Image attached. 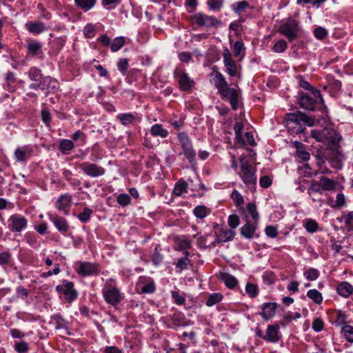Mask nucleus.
Returning <instances> with one entry per match:
<instances>
[{
    "label": "nucleus",
    "mask_w": 353,
    "mask_h": 353,
    "mask_svg": "<svg viewBox=\"0 0 353 353\" xmlns=\"http://www.w3.org/2000/svg\"><path fill=\"white\" fill-rule=\"evenodd\" d=\"M294 145L296 149V155L303 161H307L310 159V154L305 150L303 143L299 141H295Z\"/></svg>",
    "instance_id": "2f4dec72"
},
{
    "label": "nucleus",
    "mask_w": 353,
    "mask_h": 353,
    "mask_svg": "<svg viewBox=\"0 0 353 353\" xmlns=\"http://www.w3.org/2000/svg\"><path fill=\"white\" fill-rule=\"evenodd\" d=\"M210 77H212V82L219 93L228 85L225 77L219 71L213 70Z\"/></svg>",
    "instance_id": "f3484780"
},
{
    "label": "nucleus",
    "mask_w": 353,
    "mask_h": 353,
    "mask_svg": "<svg viewBox=\"0 0 353 353\" xmlns=\"http://www.w3.org/2000/svg\"><path fill=\"white\" fill-rule=\"evenodd\" d=\"M80 168L90 177H98L103 176L105 170L95 163H91L88 162H84L80 165Z\"/></svg>",
    "instance_id": "9b49d317"
},
{
    "label": "nucleus",
    "mask_w": 353,
    "mask_h": 353,
    "mask_svg": "<svg viewBox=\"0 0 353 353\" xmlns=\"http://www.w3.org/2000/svg\"><path fill=\"white\" fill-rule=\"evenodd\" d=\"M181 148L192 144L191 139L185 132H180L177 134Z\"/></svg>",
    "instance_id": "6e6d98bb"
},
{
    "label": "nucleus",
    "mask_w": 353,
    "mask_h": 353,
    "mask_svg": "<svg viewBox=\"0 0 353 353\" xmlns=\"http://www.w3.org/2000/svg\"><path fill=\"white\" fill-rule=\"evenodd\" d=\"M141 291L145 294L153 293L156 287L154 281L150 278H141L139 280Z\"/></svg>",
    "instance_id": "412c9836"
},
{
    "label": "nucleus",
    "mask_w": 353,
    "mask_h": 353,
    "mask_svg": "<svg viewBox=\"0 0 353 353\" xmlns=\"http://www.w3.org/2000/svg\"><path fill=\"white\" fill-rule=\"evenodd\" d=\"M27 226V219L20 214H14L8 219V228L12 232H20Z\"/></svg>",
    "instance_id": "0eeeda50"
},
{
    "label": "nucleus",
    "mask_w": 353,
    "mask_h": 353,
    "mask_svg": "<svg viewBox=\"0 0 353 353\" xmlns=\"http://www.w3.org/2000/svg\"><path fill=\"white\" fill-rule=\"evenodd\" d=\"M208 209L204 205H198L194 209V214L199 219H203L208 214Z\"/></svg>",
    "instance_id": "13d9d810"
},
{
    "label": "nucleus",
    "mask_w": 353,
    "mask_h": 353,
    "mask_svg": "<svg viewBox=\"0 0 353 353\" xmlns=\"http://www.w3.org/2000/svg\"><path fill=\"white\" fill-rule=\"evenodd\" d=\"M323 100L319 90H313L310 94H302L299 99V104L301 108L312 110L316 105L321 104Z\"/></svg>",
    "instance_id": "20e7f679"
},
{
    "label": "nucleus",
    "mask_w": 353,
    "mask_h": 353,
    "mask_svg": "<svg viewBox=\"0 0 353 353\" xmlns=\"http://www.w3.org/2000/svg\"><path fill=\"white\" fill-rule=\"evenodd\" d=\"M239 175L248 186L254 185L256 183L255 170L247 161L241 160V172Z\"/></svg>",
    "instance_id": "423d86ee"
},
{
    "label": "nucleus",
    "mask_w": 353,
    "mask_h": 353,
    "mask_svg": "<svg viewBox=\"0 0 353 353\" xmlns=\"http://www.w3.org/2000/svg\"><path fill=\"white\" fill-rule=\"evenodd\" d=\"M27 30L34 34H40L46 30L45 24L42 22H29L26 24Z\"/></svg>",
    "instance_id": "b1692460"
},
{
    "label": "nucleus",
    "mask_w": 353,
    "mask_h": 353,
    "mask_svg": "<svg viewBox=\"0 0 353 353\" xmlns=\"http://www.w3.org/2000/svg\"><path fill=\"white\" fill-rule=\"evenodd\" d=\"M237 141L243 145H255L254 136L252 132H246L244 135L241 136V139H237Z\"/></svg>",
    "instance_id": "473e14b6"
},
{
    "label": "nucleus",
    "mask_w": 353,
    "mask_h": 353,
    "mask_svg": "<svg viewBox=\"0 0 353 353\" xmlns=\"http://www.w3.org/2000/svg\"><path fill=\"white\" fill-rule=\"evenodd\" d=\"M307 296L316 304H320L323 301V296L321 293L316 289L308 290L307 292Z\"/></svg>",
    "instance_id": "c9c22d12"
},
{
    "label": "nucleus",
    "mask_w": 353,
    "mask_h": 353,
    "mask_svg": "<svg viewBox=\"0 0 353 353\" xmlns=\"http://www.w3.org/2000/svg\"><path fill=\"white\" fill-rule=\"evenodd\" d=\"M72 139L76 141L79 142V145H83L85 144L86 136L85 134L81 130L76 131L72 135Z\"/></svg>",
    "instance_id": "603ef678"
},
{
    "label": "nucleus",
    "mask_w": 353,
    "mask_h": 353,
    "mask_svg": "<svg viewBox=\"0 0 353 353\" xmlns=\"http://www.w3.org/2000/svg\"><path fill=\"white\" fill-rule=\"evenodd\" d=\"M183 155L188 159L190 163L195 161L196 152L192 148V144L181 148Z\"/></svg>",
    "instance_id": "72a5a7b5"
},
{
    "label": "nucleus",
    "mask_w": 353,
    "mask_h": 353,
    "mask_svg": "<svg viewBox=\"0 0 353 353\" xmlns=\"http://www.w3.org/2000/svg\"><path fill=\"white\" fill-rule=\"evenodd\" d=\"M287 46L286 41L283 39H280L274 43L272 50L274 52L281 53L286 50Z\"/></svg>",
    "instance_id": "864d4df0"
},
{
    "label": "nucleus",
    "mask_w": 353,
    "mask_h": 353,
    "mask_svg": "<svg viewBox=\"0 0 353 353\" xmlns=\"http://www.w3.org/2000/svg\"><path fill=\"white\" fill-rule=\"evenodd\" d=\"M231 7L235 14L241 15L247 9L250 8V6L246 1H241L233 3Z\"/></svg>",
    "instance_id": "c756f323"
},
{
    "label": "nucleus",
    "mask_w": 353,
    "mask_h": 353,
    "mask_svg": "<svg viewBox=\"0 0 353 353\" xmlns=\"http://www.w3.org/2000/svg\"><path fill=\"white\" fill-rule=\"evenodd\" d=\"M256 231L255 223H250L248 221L241 228V234L246 239H251Z\"/></svg>",
    "instance_id": "a878e982"
},
{
    "label": "nucleus",
    "mask_w": 353,
    "mask_h": 353,
    "mask_svg": "<svg viewBox=\"0 0 353 353\" xmlns=\"http://www.w3.org/2000/svg\"><path fill=\"white\" fill-rule=\"evenodd\" d=\"M32 152V149L29 145H23L17 148L14 152V158L18 162H23L26 161Z\"/></svg>",
    "instance_id": "6ab92c4d"
},
{
    "label": "nucleus",
    "mask_w": 353,
    "mask_h": 353,
    "mask_svg": "<svg viewBox=\"0 0 353 353\" xmlns=\"http://www.w3.org/2000/svg\"><path fill=\"white\" fill-rule=\"evenodd\" d=\"M188 185L186 181L183 180H179L176 184L173 189V194L176 196H180L183 194L186 193L188 190Z\"/></svg>",
    "instance_id": "7c9ffc66"
},
{
    "label": "nucleus",
    "mask_w": 353,
    "mask_h": 353,
    "mask_svg": "<svg viewBox=\"0 0 353 353\" xmlns=\"http://www.w3.org/2000/svg\"><path fill=\"white\" fill-rule=\"evenodd\" d=\"M314 34L318 39H323L326 37L327 31L323 27H318L314 30Z\"/></svg>",
    "instance_id": "774afa93"
},
{
    "label": "nucleus",
    "mask_w": 353,
    "mask_h": 353,
    "mask_svg": "<svg viewBox=\"0 0 353 353\" xmlns=\"http://www.w3.org/2000/svg\"><path fill=\"white\" fill-rule=\"evenodd\" d=\"M178 79V83L181 90L188 91L192 88L194 84L193 80L185 72L175 73Z\"/></svg>",
    "instance_id": "a211bd4d"
},
{
    "label": "nucleus",
    "mask_w": 353,
    "mask_h": 353,
    "mask_svg": "<svg viewBox=\"0 0 353 353\" xmlns=\"http://www.w3.org/2000/svg\"><path fill=\"white\" fill-rule=\"evenodd\" d=\"M231 197L234 202L235 205L243 209V198L242 195L236 190H233L231 194Z\"/></svg>",
    "instance_id": "3c124183"
},
{
    "label": "nucleus",
    "mask_w": 353,
    "mask_h": 353,
    "mask_svg": "<svg viewBox=\"0 0 353 353\" xmlns=\"http://www.w3.org/2000/svg\"><path fill=\"white\" fill-rule=\"evenodd\" d=\"M247 211L250 214L251 217L252 218L254 223L255 224H256L259 221V216L256 211V208L255 204H254L252 203H249L247 205Z\"/></svg>",
    "instance_id": "37998d69"
},
{
    "label": "nucleus",
    "mask_w": 353,
    "mask_h": 353,
    "mask_svg": "<svg viewBox=\"0 0 353 353\" xmlns=\"http://www.w3.org/2000/svg\"><path fill=\"white\" fill-rule=\"evenodd\" d=\"M125 43V39L122 37L115 38L111 43L110 48L112 52H117L121 49Z\"/></svg>",
    "instance_id": "a18cd8bd"
},
{
    "label": "nucleus",
    "mask_w": 353,
    "mask_h": 353,
    "mask_svg": "<svg viewBox=\"0 0 353 353\" xmlns=\"http://www.w3.org/2000/svg\"><path fill=\"white\" fill-rule=\"evenodd\" d=\"M304 227L307 232L313 233L317 231L319 225L316 221L307 219L304 223Z\"/></svg>",
    "instance_id": "8fccbe9b"
},
{
    "label": "nucleus",
    "mask_w": 353,
    "mask_h": 353,
    "mask_svg": "<svg viewBox=\"0 0 353 353\" xmlns=\"http://www.w3.org/2000/svg\"><path fill=\"white\" fill-rule=\"evenodd\" d=\"M77 6L84 11H88L92 9L97 0H74Z\"/></svg>",
    "instance_id": "f704fd0d"
},
{
    "label": "nucleus",
    "mask_w": 353,
    "mask_h": 353,
    "mask_svg": "<svg viewBox=\"0 0 353 353\" xmlns=\"http://www.w3.org/2000/svg\"><path fill=\"white\" fill-rule=\"evenodd\" d=\"M72 197L70 194L61 195L57 200V208L62 211L64 214L68 215L72 205Z\"/></svg>",
    "instance_id": "4468645a"
},
{
    "label": "nucleus",
    "mask_w": 353,
    "mask_h": 353,
    "mask_svg": "<svg viewBox=\"0 0 353 353\" xmlns=\"http://www.w3.org/2000/svg\"><path fill=\"white\" fill-rule=\"evenodd\" d=\"M54 320L56 323V328H65L68 326V323L65 321L61 315H55L54 316Z\"/></svg>",
    "instance_id": "69168bd1"
},
{
    "label": "nucleus",
    "mask_w": 353,
    "mask_h": 353,
    "mask_svg": "<svg viewBox=\"0 0 353 353\" xmlns=\"http://www.w3.org/2000/svg\"><path fill=\"white\" fill-rule=\"evenodd\" d=\"M245 51V47L241 40H237L233 46V52L235 57H238L242 52Z\"/></svg>",
    "instance_id": "4d7b16f0"
},
{
    "label": "nucleus",
    "mask_w": 353,
    "mask_h": 353,
    "mask_svg": "<svg viewBox=\"0 0 353 353\" xmlns=\"http://www.w3.org/2000/svg\"><path fill=\"white\" fill-rule=\"evenodd\" d=\"M314 123L315 120L314 119L309 117L304 113L297 112L287 114L285 126L288 131L292 133L299 134L304 131L306 125L312 126Z\"/></svg>",
    "instance_id": "f257e3e1"
},
{
    "label": "nucleus",
    "mask_w": 353,
    "mask_h": 353,
    "mask_svg": "<svg viewBox=\"0 0 353 353\" xmlns=\"http://www.w3.org/2000/svg\"><path fill=\"white\" fill-rule=\"evenodd\" d=\"M93 210L88 207H85L82 212L78 214V219L83 223L88 221Z\"/></svg>",
    "instance_id": "09e8293b"
},
{
    "label": "nucleus",
    "mask_w": 353,
    "mask_h": 353,
    "mask_svg": "<svg viewBox=\"0 0 353 353\" xmlns=\"http://www.w3.org/2000/svg\"><path fill=\"white\" fill-rule=\"evenodd\" d=\"M319 271L313 268L307 269L304 272L303 275L308 281H314L319 276Z\"/></svg>",
    "instance_id": "58836bf2"
},
{
    "label": "nucleus",
    "mask_w": 353,
    "mask_h": 353,
    "mask_svg": "<svg viewBox=\"0 0 353 353\" xmlns=\"http://www.w3.org/2000/svg\"><path fill=\"white\" fill-rule=\"evenodd\" d=\"M341 332L347 341L353 343V326L349 325L343 326Z\"/></svg>",
    "instance_id": "a19ab883"
},
{
    "label": "nucleus",
    "mask_w": 353,
    "mask_h": 353,
    "mask_svg": "<svg viewBox=\"0 0 353 353\" xmlns=\"http://www.w3.org/2000/svg\"><path fill=\"white\" fill-rule=\"evenodd\" d=\"M281 338L279 327L277 325H270L268 326L266 333L263 339L268 342L276 343Z\"/></svg>",
    "instance_id": "2eb2a0df"
},
{
    "label": "nucleus",
    "mask_w": 353,
    "mask_h": 353,
    "mask_svg": "<svg viewBox=\"0 0 353 353\" xmlns=\"http://www.w3.org/2000/svg\"><path fill=\"white\" fill-rule=\"evenodd\" d=\"M323 191H334L339 189V184L337 181L330 179L326 176H321L319 179Z\"/></svg>",
    "instance_id": "4be33fe9"
},
{
    "label": "nucleus",
    "mask_w": 353,
    "mask_h": 353,
    "mask_svg": "<svg viewBox=\"0 0 353 353\" xmlns=\"http://www.w3.org/2000/svg\"><path fill=\"white\" fill-rule=\"evenodd\" d=\"M347 317L342 311H337L335 314V324L342 325L346 323Z\"/></svg>",
    "instance_id": "052dcab7"
},
{
    "label": "nucleus",
    "mask_w": 353,
    "mask_h": 353,
    "mask_svg": "<svg viewBox=\"0 0 353 353\" xmlns=\"http://www.w3.org/2000/svg\"><path fill=\"white\" fill-rule=\"evenodd\" d=\"M56 290L59 294H63L69 303L74 301L78 296V292L74 288V283L67 280H64L61 285H57Z\"/></svg>",
    "instance_id": "6e6552de"
},
{
    "label": "nucleus",
    "mask_w": 353,
    "mask_h": 353,
    "mask_svg": "<svg viewBox=\"0 0 353 353\" xmlns=\"http://www.w3.org/2000/svg\"><path fill=\"white\" fill-rule=\"evenodd\" d=\"M102 294L105 301L111 305H116L121 300V294L119 289L111 282H106L102 290Z\"/></svg>",
    "instance_id": "39448f33"
},
{
    "label": "nucleus",
    "mask_w": 353,
    "mask_h": 353,
    "mask_svg": "<svg viewBox=\"0 0 353 353\" xmlns=\"http://www.w3.org/2000/svg\"><path fill=\"white\" fill-rule=\"evenodd\" d=\"M222 299H223V296L220 293H213V294H211L209 296V297H208V300L206 301V305L208 306L211 307V306H212V305H214L221 302Z\"/></svg>",
    "instance_id": "79ce46f5"
},
{
    "label": "nucleus",
    "mask_w": 353,
    "mask_h": 353,
    "mask_svg": "<svg viewBox=\"0 0 353 353\" xmlns=\"http://www.w3.org/2000/svg\"><path fill=\"white\" fill-rule=\"evenodd\" d=\"M74 147V144L73 141L70 139H63L59 143V149L63 153H66L67 152L72 150Z\"/></svg>",
    "instance_id": "ea45409f"
},
{
    "label": "nucleus",
    "mask_w": 353,
    "mask_h": 353,
    "mask_svg": "<svg viewBox=\"0 0 353 353\" xmlns=\"http://www.w3.org/2000/svg\"><path fill=\"white\" fill-rule=\"evenodd\" d=\"M83 32L87 38H92L95 34L94 26L91 23L87 24L84 28Z\"/></svg>",
    "instance_id": "338daca9"
},
{
    "label": "nucleus",
    "mask_w": 353,
    "mask_h": 353,
    "mask_svg": "<svg viewBox=\"0 0 353 353\" xmlns=\"http://www.w3.org/2000/svg\"><path fill=\"white\" fill-rule=\"evenodd\" d=\"M49 219L53 223L56 228L61 233H65L69 230V224L67 220L57 214H49Z\"/></svg>",
    "instance_id": "dca6fc26"
},
{
    "label": "nucleus",
    "mask_w": 353,
    "mask_h": 353,
    "mask_svg": "<svg viewBox=\"0 0 353 353\" xmlns=\"http://www.w3.org/2000/svg\"><path fill=\"white\" fill-rule=\"evenodd\" d=\"M28 52L32 56H37L42 54V46L41 43L36 41H31L28 43Z\"/></svg>",
    "instance_id": "bb28decb"
},
{
    "label": "nucleus",
    "mask_w": 353,
    "mask_h": 353,
    "mask_svg": "<svg viewBox=\"0 0 353 353\" xmlns=\"http://www.w3.org/2000/svg\"><path fill=\"white\" fill-rule=\"evenodd\" d=\"M343 221L346 226L350 230H353V211L348 212L343 216Z\"/></svg>",
    "instance_id": "e2e57ef3"
},
{
    "label": "nucleus",
    "mask_w": 353,
    "mask_h": 353,
    "mask_svg": "<svg viewBox=\"0 0 353 353\" xmlns=\"http://www.w3.org/2000/svg\"><path fill=\"white\" fill-rule=\"evenodd\" d=\"M117 118L121 121L123 125H127L132 123L134 120V117L130 113L120 114L117 116Z\"/></svg>",
    "instance_id": "de8ad7c7"
},
{
    "label": "nucleus",
    "mask_w": 353,
    "mask_h": 353,
    "mask_svg": "<svg viewBox=\"0 0 353 353\" xmlns=\"http://www.w3.org/2000/svg\"><path fill=\"white\" fill-rule=\"evenodd\" d=\"M336 290L339 295L347 298L353 293V286L348 282L343 281L337 286Z\"/></svg>",
    "instance_id": "5701e85b"
},
{
    "label": "nucleus",
    "mask_w": 353,
    "mask_h": 353,
    "mask_svg": "<svg viewBox=\"0 0 353 353\" xmlns=\"http://www.w3.org/2000/svg\"><path fill=\"white\" fill-rule=\"evenodd\" d=\"M343 160V156L339 152L334 154V157L330 158L332 165L334 168H341L342 161Z\"/></svg>",
    "instance_id": "5fc2aeb1"
},
{
    "label": "nucleus",
    "mask_w": 353,
    "mask_h": 353,
    "mask_svg": "<svg viewBox=\"0 0 353 353\" xmlns=\"http://www.w3.org/2000/svg\"><path fill=\"white\" fill-rule=\"evenodd\" d=\"M14 349L17 353H28L29 345L24 341H21L19 342H15Z\"/></svg>",
    "instance_id": "49530a36"
},
{
    "label": "nucleus",
    "mask_w": 353,
    "mask_h": 353,
    "mask_svg": "<svg viewBox=\"0 0 353 353\" xmlns=\"http://www.w3.org/2000/svg\"><path fill=\"white\" fill-rule=\"evenodd\" d=\"M276 304L274 303H265L261 305L262 311L259 312L264 319L268 320L272 318L276 312Z\"/></svg>",
    "instance_id": "aec40b11"
},
{
    "label": "nucleus",
    "mask_w": 353,
    "mask_h": 353,
    "mask_svg": "<svg viewBox=\"0 0 353 353\" xmlns=\"http://www.w3.org/2000/svg\"><path fill=\"white\" fill-rule=\"evenodd\" d=\"M219 94H221L223 99H226L230 101L232 108L234 110H236L237 108L239 94L236 88H230L228 85L225 88L219 92Z\"/></svg>",
    "instance_id": "ddd939ff"
},
{
    "label": "nucleus",
    "mask_w": 353,
    "mask_h": 353,
    "mask_svg": "<svg viewBox=\"0 0 353 353\" xmlns=\"http://www.w3.org/2000/svg\"><path fill=\"white\" fill-rule=\"evenodd\" d=\"M311 134L316 141L331 143L334 146H336L340 140V136L337 132L334 130L328 128H325L321 130H312Z\"/></svg>",
    "instance_id": "f03ea898"
},
{
    "label": "nucleus",
    "mask_w": 353,
    "mask_h": 353,
    "mask_svg": "<svg viewBox=\"0 0 353 353\" xmlns=\"http://www.w3.org/2000/svg\"><path fill=\"white\" fill-rule=\"evenodd\" d=\"M235 232L232 230L222 229L216 234V241L217 242H227L233 239Z\"/></svg>",
    "instance_id": "393cba45"
},
{
    "label": "nucleus",
    "mask_w": 353,
    "mask_h": 353,
    "mask_svg": "<svg viewBox=\"0 0 353 353\" xmlns=\"http://www.w3.org/2000/svg\"><path fill=\"white\" fill-rule=\"evenodd\" d=\"M76 271L81 276H90L97 274L99 272L98 266L90 262H78Z\"/></svg>",
    "instance_id": "1a4fd4ad"
},
{
    "label": "nucleus",
    "mask_w": 353,
    "mask_h": 353,
    "mask_svg": "<svg viewBox=\"0 0 353 353\" xmlns=\"http://www.w3.org/2000/svg\"><path fill=\"white\" fill-rule=\"evenodd\" d=\"M222 279L225 284L230 288L235 287V285L237 283V280L236 279V278L229 274L223 275Z\"/></svg>",
    "instance_id": "bf43d9fd"
},
{
    "label": "nucleus",
    "mask_w": 353,
    "mask_h": 353,
    "mask_svg": "<svg viewBox=\"0 0 353 353\" xmlns=\"http://www.w3.org/2000/svg\"><path fill=\"white\" fill-rule=\"evenodd\" d=\"M192 20L195 24L203 27H212L220 24V21L216 18L202 12L195 14L192 17Z\"/></svg>",
    "instance_id": "9d476101"
},
{
    "label": "nucleus",
    "mask_w": 353,
    "mask_h": 353,
    "mask_svg": "<svg viewBox=\"0 0 353 353\" xmlns=\"http://www.w3.org/2000/svg\"><path fill=\"white\" fill-rule=\"evenodd\" d=\"M118 203L122 206H126L130 203L131 198L127 194H121L117 196Z\"/></svg>",
    "instance_id": "680f3d73"
},
{
    "label": "nucleus",
    "mask_w": 353,
    "mask_h": 353,
    "mask_svg": "<svg viewBox=\"0 0 353 353\" xmlns=\"http://www.w3.org/2000/svg\"><path fill=\"white\" fill-rule=\"evenodd\" d=\"M223 64L226 72L230 77H234L237 74V65L233 60L232 54L228 48H225L223 52Z\"/></svg>",
    "instance_id": "f8f14e48"
},
{
    "label": "nucleus",
    "mask_w": 353,
    "mask_h": 353,
    "mask_svg": "<svg viewBox=\"0 0 353 353\" xmlns=\"http://www.w3.org/2000/svg\"><path fill=\"white\" fill-rule=\"evenodd\" d=\"M40 83L41 86L46 88L45 90L48 92L54 90L58 85V82L50 77H42L40 80Z\"/></svg>",
    "instance_id": "cd10ccee"
},
{
    "label": "nucleus",
    "mask_w": 353,
    "mask_h": 353,
    "mask_svg": "<svg viewBox=\"0 0 353 353\" xmlns=\"http://www.w3.org/2000/svg\"><path fill=\"white\" fill-rule=\"evenodd\" d=\"M177 249L179 250L185 251V254H188V250L191 247L190 241L186 238L179 239L177 241Z\"/></svg>",
    "instance_id": "4c0bfd02"
},
{
    "label": "nucleus",
    "mask_w": 353,
    "mask_h": 353,
    "mask_svg": "<svg viewBox=\"0 0 353 353\" xmlns=\"http://www.w3.org/2000/svg\"><path fill=\"white\" fill-rule=\"evenodd\" d=\"M278 31L290 41H292L299 36L300 32L299 23L294 19L288 18L280 26Z\"/></svg>",
    "instance_id": "7ed1b4c3"
},
{
    "label": "nucleus",
    "mask_w": 353,
    "mask_h": 353,
    "mask_svg": "<svg viewBox=\"0 0 353 353\" xmlns=\"http://www.w3.org/2000/svg\"><path fill=\"white\" fill-rule=\"evenodd\" d=\"M128 61L126 59H120L117 63L118 70L123 75H125L128 69Z\"/></svg>",
    "instance_id": "0e129e2a"
},
{
    "label": "nucleus",
    "mask_w": 353,
    "mask_h": 353,
    "mask_svg": "<svg viewBox=\"0 0 353 353\" xmlns=\"http://www.w3.org/2000/svg\"><path fill=\"white\" fill-rule=\"evenodd\" d=\"M322 185L321 184L320 181H312L311 182V184L307 190V194H322L323 190L321 189Z\"/></svg>",
    "instance_id": "e433bc0d"
},
{
    "label": "nucleus",
    "mask_w": 353,
    "mask_h": 353,
    "mask_svg": "<svg viewBox=\"0 0 353 353\" xmlns=\"http://www.w3.org/2000/svg\"><path fill=\"white\" fill-rule=\"evenodd\" d=\"M150 133L153 137L165 138L168 135V131L163 128L161 124H154L151 127Z\"/></svg>",
    "instance_id": "c85d7f7f"
},
{
    "label": "nucleus",
    "mask_w": 353,
    "mask_h": 353,
    "mask_svg": "<svg viewBox=\"0 0 353 353\" xmlns=\"http://www.w3.org/2000/svg\"><path fill=\"white\" fill-rule=\"evenodd\" d=\"M28 76L30 80L34 81H39L42 78L41 70L35 67H32L29 70Z\"/></svg>",
    "instance_id": "c03bdc74"
}]
</instances>
